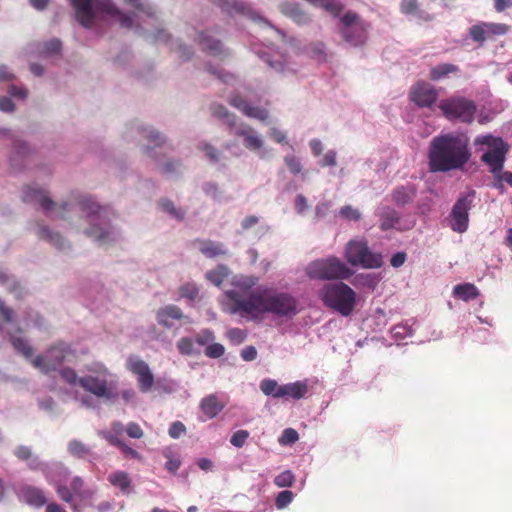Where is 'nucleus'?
I'll use <instances>...</instances> for the list:
<instances>
[{
  "label": "nucleus",
  "mask_w": 512,
  "mask_h": 512,
  "mask_svg": "<svg viewBox=\"0 0 512 512\" xmlns=\"http://www.w3.org/2000/svg\"><path fill=\"white\" fill-rule=\"evenodd\" d=\"M22 199L27 203L39 202L47 214L55 210L56 217L65 220H71L68 214L72 210H78L81 217H84L86 222L90 224V227L84 230L87 237L93 238L99 244H104L111 239L110 227L108 222L105 221L106 211L89 196H81L72 203L57 206L44 190L27 186L23 190Z\"/></svg>",
  "instance_id": "1"
},
{
  "label": "nucleus",
  "mask_w": 512,
  "mask_h": 512,
  "mask_svg": "<svg viewBox=\"0 0 512 512\" xmlns=\"http://www.w3.org/2000/svg\"><path fill=\"white\" fill-rule=\"evenodd\" d=\"M226 296L231 301V312L248 320H261L265 314L291 317L297 313L298 302L290 293L269 287H258L247 298L235 290L227 291Z\"/></svg>",
  "instance_id": "2"
},
{
  "label": "nucleus",
  "mask_w": 512,
  "mask_h": 512,
  "mask_svg": "<svg viewBox=\"0 0 512 512\" xmlns=\"http://www.w3.org/2000/svg\"><path fill=\"white\" fill-rule=\"evenodd\" d=\"M471 153L468 138L453 132L435 136L429 145L428 167L431 172H449L462 169Z\"/></svg>",
  "instance_id": "3"
},
{
  "label": "nucleus",
  "mask_w": 512,
  "mask_h": 512,
  "mask_svg": "<svg viewBox=\"0 0 512 512\" xmlns=\"http://www.w3.org/2000/svg\"><path fill=\"white\" fill-rule=\"evenodd\" d=\"M75 11V18L85 28H91L96 13L116 17L120 26L132 29L134 26L132 16L123 13L112 0H70Z\"/></svg>",
  "instance_id": "4"
},
{
  "label": "nucleus",
  "mask_w": 512,
  "mask_h": 512,
  "mask_svg": "<svg viewBox=\"0 0 512 512\" xmlns=\"http://www.w3.org/2000/svg\"><path fill=\"white\" fill-rule=\"evenodd\" d=\"M323 304L347 317L352 314L356 306V293L347 284L339 281L326 284L319 291Z\"/></svg>",
  "instance_id": "5"
},
{
  "label": "nucleus",
  "mask_w": 512,
  "mask_h": 512,
  "mask_svg": "<svg viewBox=\"0 0 512 512\" xmlns=\"http://www.w3.org/2000/svg\"><path fill=\"white\" fill-rule=\"evenodd\" d=\"M343 256L351 266L364 269H377L383 265L382 255L372 251L365 238L349 240L344 247Z\"/></svg>",
  "instance_id": "6"
},
{
  "label": "nucleus",
  "mask_w": 512,
  "mask_h": 512,
  "mask_svg": "<svg viewBox=\"0 0 512 512\" xmlns=\"http://www.w3.org/2000/svg\"><path fill=\"white\" fill-rule=\"evenodd\" d=\"M307 275L316 280H347L353 271L338 257L330 256L311 262L306 269Z\"/></svg>",
  "instance_id": "7"
},
{
  "label": "nucleus",
  "mask_w": 512,
  "mask_h": 512,
  "mask_svg": "<svg viewBox=\"0 0 512 512\" xmlns=\"http://www.w3.org/2000/svg\"><path fill=\"white\" fill-rule=\"evenodd\" d=\"M340 34L345 42L358 47L368 39L369 24L360 20L357 13L348 11L340 18Z\"/></svg>",
  "instance_id": "8"
},
{
  "label": "nucleus",
  "mask_w": 512,
  "mask_h": 512,
  "mask_svg": "<svg viewBox=\"0 0 512 512\" xmlns=\"http://www.w3.org/2000/svg\"><path fill=\"white\" fill-rule=\"evenodd\" d=\"M95 373L86 375L79 379V385L87 392L106 399H112L117 396V393L113 390L116 385L112 381H108L110 373L104 366H100L99 369L93 370Z\"/></svg>",
  "instance_id": "9"
},
{
  "label": "nucleus",
  "mask_w": 512,
  "mask_h": 512,
  "mask_svg": "<svg viewBox=\"0 0 512 512\" xmlns=\"http://www.w3.org/2000/svg\"><path fill=\"white\" fill-rule=\"evenodd\" d=\"M439 109L450 121L459 120L463 123H471L474 120L476 105L465 97L452 96L441 100Z\"/></svg>",
  "instance_id": "10"
},
{
  "label": "nucleus",
  "mask_w": 512,
  "mask_h": 512,
  "mask_svg": "<svg viewBox=\"0 0 512 512\" xmlns=\"http://www.w3.org/2000/svg\"><path fill=\"white\" fill-rule=\"evenodd\" d=\"M72 353L73 351L69 344L59 341L49 346L45 355H37L31 362L42 373L49 374L52 371H56Z\"/></svg>",
  "instance_id": "11"
},
{
  "label": "nucleus",
  "mask_w": 512,
  "mask_h": 512,
  "mask_svg": "<svg viewBox=\"0 0 512 512\" xmlns=\"http://www.w3.org/2000/svg\"><path fill=\"white\" fill-rule=\"evenodd\" d=\"M475 195L476 193L474 190H469L466 193L460 194L454 203L450 213V227L453 231L457 233H464L468 229L469 211L473 206Z\"/></svg>",
  "instance_id": "12"
},
{
  "label": "nucleus",
  "mask_w": 512,
  "mask_h": 512,
  "mask_svg": "<svg viewBox=\"0 0 512 512\" xmlns=\"http://www.w3.org/2000/svg\"><path fill=\"white\" fill-rule=\"evenodd\" d=\"M408 97L418 108L431 109L438 100L439 93L432 84L420 80L411 86Z\"/></svg>",
  "instance_id": "13"
},
{
  "label": "nucleus",
  "mask_w": 512,
  "mask_h": 512,
  "mask_svg": "<svg viewBox=\"0 0 512 512\" xmlns=\"http://www.w3.org/2000/svg\"><path fill=\"white\" fill-rule=\"evenodd\" d=\"M127 369L137 376L138 387L142 393H147L152 389L154 376L145 361L137 356H130L127 360Z\"/></svg>",
  "instance_id": "14"
},
{
  "label": "nucleus",
  "mask_w": 512,
  "mask_h": 512,
  "mask_svg": "<svg viewBox=\"0 0 512 512\" xmlns=\"http://www.w3.org/2000/svg\"><path fill=\"white\" fill-rule=\"evenodd\" d=\"M379 219V228L382 231L395 229L397 231H406L413 227V223H403L401 215L390 206H382L377 213Z\"/></svg>",
  "instance_id": "15"
},
{
  "label": "nucleus",
  "mask_w": 512,
  "mask_h": 512,
  "mask_svg": "<svg viewBox=\"0 0 512 512\" xmlns=\"http://www.w3.org/2000/svg\"><path fill=\"white\" fill-rule=\"evenodd\" d=\"M192 246L196 247L199 252L206 258H217L228 255V249L221 242L213 241L210 239H195L192 241Z\"/></svg>",
  "instance_id": "16"
},
{
  "label": "nucleus",
  "mask_w": 512,
  "mask_h": 512,
  "mask_svg": "<svg viewBox=\"0 0 512 512\" xmlns=\"http://www.w3.org/2000/svg\"><path fill=\"white\" fill-rule=\"evenodd\" d=\"M507 152V145L489 149L481 156V161L489 167L491 174L499 173L504 167Z\"/></svg>",
  "instance_id": "17"
},
{
  "label": "nucleus",
  "mask_w": 512,
  "mask_h": 512,
  "mask_svg": "<svg viewBox=\"0 0 512 512\" xmlns=\"http://www.w3.org/2000/svg\"><path fill=\"white\" fill-rule=\"evenodd\" d=\"M84 482L80 477H74L70 488L66 485H57L56 492L60 499L66 503H72L73 497L83 499L85 497Z\"/></svg>",
  "instance_id": "18"
},
{
  "label": "nucleus",
  "mask_w": 512,
  "mask_h": 512,
  "mask_svg": "<svg viewBox=\"0 0 512 512\" xmlns=\"http://www.w3.org/2000/svg\"><path fill=\"white\" fill-rule=\"evenodd\" d=\"M184 318L183 311L176 305H166L156 312L157 323L167 329L173 326L172 320H181Z\"/></svg>",
  "instance_id": "19"
},
{
  "label": "nucleus",
  "mask_w": 512,
  "mask_h": 512,
  "mask_svg": "<svg viewBox=\"0 0 512 512\" xmlns=\"http://www.w3.org/2000/svg\"><path fill=\"white\" fill-rule=\"evenodd\" d=\"M199 407L205 419H213L224 409L225 403L217 395L210 394L201 400Z\"/></svg>",
  "instance_id": "20"
},
{
  "label": "nucleus",
  "mask_w": 512,
  "mask_h": 512,
  "mask_svg": "<svg viewBox=\"0 0 512 512\" xmlns=\"http://www.w3.org/2000/svg\"><path fill=\"white\" fill-rule=\"evenodd\" d=\"M416 188L413 184H407L396 187L392 193V201L399 207H403L413 202L416 197Z\"/></svg>",
  "instance_id": "21"
},
{
  "label": "nucleus",
  "mask_w": 512,
  "mask_h": 512,
  "mask_svg": "<svg viewBox=\"0 0 512 512\" xmlns=\"http://www.w3.org/2000/svg\"><path fill=\"white\" fill-rule=\"evenodd\" d=\"M235 135L244 139V146L249 150H259L263 147L262 138L248 125L237 129Z\"/></svg>",
  "instance_id": "22"
},
{
  "label": "nucleus",
  "mask_w": 512,
  "mask_h": 512,
  "mask_svg": "<svg viewBox=\"0 0 512 512\" xmlns=\"http://www.w3.org/2000/svg\"><path fill=\"white\" fill-rule=\"evenodd\" d=\"M308 392V385L305 381H296L293 383H288L285 385H281L278 390V397H290L293 399H301Z\"/></svg>",
  "instance_id": "23"
},
{
  "label": "nucleus",
  "mask_w": 512,
  "mask_h": 512,
  "mask_svg": "<svg viewBox=\"0 0 512 512\" xmlns=\"http://www.w3.org/2000/svg\"><path fill=\"white\" fill-rule=\"evenodd\" d=\"M20 492L23 499L30 505L41 507L47 502L44 492L37 487L26 485Z\"/></svg>",
  "instance_id": "24"
},
{
  "label": "nucleus",
  "mask_w": 512,
  "mask_h": 512,
  "mask_svg": "<svg viewBox=\"0 0 512 512\" xmlns=\"http://www.w3.org/2000/svg\"><path fill=\"white\" fill-rule=\"evenodd\" d=\"M281 11L298 25H305L310 22L309 15L301 10L297 4L284 3L281 5Z\"/></svg>",
  "instance_id": "25"
},
{
  "label": "nucleus",
  "mask_w": 512,
  "mask_h": 512,
  "mask_svg": "<svg viewBox=\"0 0 512 512\" xmlns=\"http://www.w3.org/2000/svg\"><path fill=\"white\" fill-rule=\"evenodd\" d=\"M37 235L40 239L49 242L58 250H63L67 246L66 241L63 239V237L57 232L50 231V229L47 226H39L37 230Z\"/></svg>",
  "instance_id": "26"
},
{
  "label": "nucleus",
  "mask_w": 512,
  "mask_h": 512,
  "mask_svg": "<svg viewBox=\"0 0 512 512\" xmlns=\"http://www.w3.org/2000/svg\"><path fill=\"white\" fill-rule=\"evenodd\" d=\"M400 11L405 15H417L419 19L424 21L431 20L428 13L419 9L418 0H401Z\"/></svg>",
  "instance_id": "27"
},
{
  "label": "nucleus",
  "mask_w": 512,
  "mask_h": 512,
  "mask_svg": "<svg viewBox=\"0 0 512 512\" xmlns=\"http://www.w3.org/2000/svg\"><path fill=\"white\" fill-rule=\"evenodd\" d=\"M453 295L463 301H469L476 299L479 296V291L474 284L464 283L453 288Z\"/></svg>",
  "instance_id": "28"
},
{
  "label": "nucleus",
  "mask_w": 512,
  "mask_h": 512,
  "mask_svg": "<svg viewBox=\"0 0 512 512\" xmlns=\"http://www.w3.org/2000/svg\"><path fill=\"white\" fill-rule=\"evenodd\" d=\"M198 40L202 49L210 55L217 56L223 51L221 42L219 40H213L206 32H201Z\"/></svg>",
  "instance_id": "29"
},
{
  "label": "nucleus",
  "mask_w": 512,
  "mask_h": 512,
  "mask_svg": "<svg viewBox=\"0 0 512 512\" xmlns=\"http://www.w3.org/2000/svg\"><path fill=\"white\" fill-rule=\"evenodd\" d=\"M457 72H459V67L457 65L451 63H442L430 69L429 78L432 81H439L447 77L449 74H454Z\"/></svg>",
  "instance_id": "30"
},
{
  "label": "nucleus",
  "mask_w": 512,
  "mask_h": 512,
  "mask_svg": "<svg viewBox=\"0 0 512 512\" xmlns=\"http://www.w3.org/2000/svg\"><path fill=\"white\" fill-rule=\"evenodd\" d=\"M211 114L215 118L221 119L230 128L236 125V116L228 111V109L222 104H212Z\"/></svg>",
  "instance_id": "31"
},
{
  "label": "nucleus",
  "mask_w": 512,
  "mask_h": 512,
  "mask_svg": "<svg viewBox=\"0 0 512 512\" xmlns=\"http://www.w3.org/2000/svg\"><path fill=\"white\" fill-rule=\"evenodd\" d=\"M102 435L111 445L118 447L125 456L133 459L140 458L139 453L135 449L126 445L120 438L111 433H103Z\"/></svg>",
  "instance_id": "32"
},
{
  "label": "nucleus",
  "mask_w": 512,
  "mask_h": 512,
  "mask_svg": "<svg viewBox=\"0 0 512 512\" xmlns=\"http://www.w3.org/2000/svg\"><path fill=\"white\" fill-rule=\"evenodd\" d=\"M111 485L118 487L122 492H129L131 480L128 473L124 471H116L108 476Z\"/></svg>",
  "instance_id": "33"
},
{
  "label": "nucleus",
  "mask_w": 512,
  "mask_h": 512,
  "mask_svg": "<svg viewBox=\"0 0 512 512\" xmlns=\"http://www.w3.org/2000/svg\"><path fill=\"white\" fill-rule=\"evenodd\" d=\"M228 276V268L225 265H217L214 269L206 272L205 277L215 286H220Z\"/></svg>",
  "instance_id": "34"
},
{
  "label": "nucleus",
  "mask_w": 512,
  "mask_h": 512,
  "mask_svg": "<svg viewBox=\"0 0 512 512\" xmlns=\"http://www.w3.org/2000/svg\"><path fill=\"white\" fill-rule=\"evenodd\" d=\"M10 341L14 349L21 353L25 358H30L32 356L33 349L24 338L11 335Z\"/></svg>",
  "instance_id": "35"
},
{
  "label": "nucleus",
  "mask_w": 512,
  "mask_h": 512,
  "mask_svg": "<svg viewBox=\"0 0 512 512\" xmlns=\"http://www.w3.org/2000/svg\"><path fill=\"white\" fill-rule=\"evenodd\" d=\"M494 177L493 187L498 189L501 193L504 191V184L506 183L512 187V173L510 171L500 170L499 173L492 174Z\"/></svg>",
  "instance_id": "36"
},
{
  "label": "nucleus",
  "mask_w": 512,
  "mask_h": 512,
  "mask_svg": "<svg viewBox=\"0 0 512 512\" xmlns=\"http://www.w3.org/2000/svg\"><path fill=\"white\" fill-rule=\"evenodd\" d=\"M469 35L473 41L478 42L480 44L484 43L488 35L486 22H481L470 27Z\"/></svg>",
  "instance_id": "37"
},
{
  "label": "nucleus",
  "mask_w": 512,
  "mask_h": 512,
  "mask_svg": "<svg viewBox=\"0 0 512 512\" xmlns=\"http://www.w3.org/2000/svg\"><path fill=\"white\" fill-rule=\"evenodd\" d=\"M475 145H486L489 149H495V147L506 146L502 138L494 137L492 135H482L475 138Z\"/></svg>",
  "instance_id": "38"
},
{
  "label": "nucleus",
  "mask_w": 512,
  "mask_h": 512,
  "mask_svg": "<svg viewBox=\"0 0 512 512\" xmlns=\"http://www.w3.org/2000/svg\"><path fill=\"white\" fill-rule=\"evenodd\" d=\"M68 451L77 458H84L90 453L89 448L79 440H71L68 443Z\"/></svg>",
  "instance_id": "39"
},
{
  "label": "nucleus",
  "mask_w": 512,
  "mask_h": 512,
  "mask_svg": "<svg viewBox=\"0 0 512 512\" xmlns=\"http://www.w3.org/2000/svg\"><path fill=\"white\" fill-rule=\"evenodd\" d=\"M163 456L167 459L165 463L166 470H168L170 473L175 474L181 466L180 458L176 457L173 454V452L169 449L163 451Z\"/></svg>",
  "instance_id": "40"
},
{
  "label": "nucleus",
  "mask_w": 512,
  "mask_h": 512,
  "mask_svg": "<svg viewBox=\"0 0 512 512\" xmlns=\"http://www.w3.org/2000/svg\"><path fill=\"white\" fill-rule=\"evenodd\" d=\"M294 481V474L290 470H285L275 477L274 484L280 488L291 487Z\"/></svg>",
  "instance_id": "41"
},
{
  "label": "nucleus",
  "mask_w": 512,
  "mask_h": 512,
  "mask_svg": "<svg viewBox=\"0 0 512 512\" xmlns=\"http://www.w3.org/2000/svg\"><path fill=\"white\" fill-rule=\"evenodd\" d=\"M159 205L161 208L165 211L171 214L173 217H175L178 220H182L185 215V211L181 209H176L173 202L169 199H162L159 202Z\"/></svg>",
  "instance_id": "42"
},
{
  "label": "nucleus",
  "mask_w": 512,
  "mask_h": 512,
  "mask_svg": "<svg viewBox=\"0 0 512 512\" xmlns=\"http://www.w3.org/2000/svg\"><path fill=\"white\" fill-rule=\"evenodd\" d=\"M260 389L265 395H272L275 398H279L277 396L278 390L280 386L277 381L273 379H264L260 383Z\"/></svg>",
  "instance_id": "43"
},
{
  "label": "nucleus",
  "mask_w": 512,
  "mask_h": 512,
  "mask_svg": "<svg viewBox=\"0 0 512 512\" xmlns=\"http://www.w3.org/2000/svg\"><path fill=\"white\" fill-rule=\"evenodd\" d=\"M243 114L246 115L247 117L258 119L260 121L267 120V118L269 116V113L266 109L252 106L250 104L248 105V107L246 108V110Z\"/></svg>",
  "instance_id": "44"
},
{
  "label": "nucleus",
  "mask_w": 512,
  "mask_h": 512,
  "mask_svg": "<svg viewBox=\"0 0 512 512\" xmlns=\"http://www.w3.org/2000/svg\"><path fill=\"white\" fill-rule=\"evenodd\" d=\"M198 147H199V149H201L205 152V155L211 162L216 163L219 161L221 152L217 148H215L213 145L204 142V143H200Z\"/></svg>",
  "instance_id": "45"
},
{
  "label": "nucleus",
  "mask_w": 512,
  "mask_h": 512,
  "mask_svg": "<svg viewBox=\"0 0 512 512\" xmlns=\"http://www.w3.org/2000/svg\"><path fill=\"white\" fill-rule=\"evenodd\" d=\"M198 288L194 283H186L179 287V295L181 298L194 300L198 295Z\"/></svg>",
  "instance_id": "46"
},
{
  "label": "nucleus",
  "mask_w": 512,
  "mask_h": 512,
  "mask_svg": "<svg viewBox=\"0 0 512 512\" xmlns=\"http://www.w3.org/2000/svg\"><path fill=\"white\" fill-rule=\"evenodd\" d=\"M176 346L181 355L190 356L193 354V341L189 337L180 338Z\"/></svg>",
  "instance_id": "47"
},
{
  "label": "nucleus",
  "mask_w": 512,
  "mask_h": 512,
  "mask_svg": "<svg viewBox=\"0 0 512 512\" xmlns=\"http://www.w3.org/2000/svg\"><path fill=\"white\" fill-rule=\"evenodd\" d=\"M141 134L143 135L144 138H146L149 142H152L154 143V146L153 147H158V146H161L162 143H164V138L163 136L160 135L159 132L153 130V129H147V128H144L142 131H141Z\"/></svg>",
  "instance_id": "48"
},
{
  "label": "nucleus",
  "mask_w": 512,
  "mask_h": 512,
  "mask_svg": "<svg viewBox=\"0 0 512 512\" xmlns=\"http://www.w3.org/2000/svg\"><path fill=\"white\" fill-rule=\"evenodd\" d=\"M339 214L346 220L358 221L361 218L360 211L356 208H353L351 205H345L341 207Z\"/></svg>",
  "instance_id": "49"
},
{
  "label": "nucleus",
  "mask_w": 512,
  "mask_h": 512,
  "mask_svg": "<svg viewBox=\"0 0 512 512\" xmlns=\"http://www.w3.org/2000/svg\"><path fill=\"white\" fill-rule=\"evenodd\" d=\"M225 348L220 343H210L205 349V355L209 358H220L224 355Z\"/></svg>",
  "instance_id": "50"
},
{
  "label": "nucleus",
  "mask_w": 512,
  "mask_h": 512,
  "mask_svg": "<svg viewBox=\"0 0 512 512\" xmlns=\"http://www.w3.org/2000/svg\"><path fill=\"white\" fill-rule=\"evenodd\" d=\"M215 336L214 333L209 329H203L195 336V341L200 346H208L213 342Z\"/></svg>",
  "instance_id": "51"
},
{
  "label": "nucleus",
  "mask_w": 512,
  "mask_h": 512,
  "mask_svg": "<svg viewBox=\"0 0 512 512\" xmlns=\"http://www.w3.org/2000/svg\"><path fill=\"white\" fill-rule=\"evenodd\" d=\"M284 162L292 174L297 175L302 171V164L296 156L288 155L284 158Z\"/></svg>",
  "instance_id": "52"
},
{
  "label": "nucleus",
  "mask_w": 512,
  "mask_h": 512,
  "mask_svg": "<svg viewBox=\"0 0 512 512\" xmlns=\"http://www.w3.org/2000/svg\"><path fill=\"white\" fill-rule=\"evenodd\" d=\"M293 500V493L289 490L281 491L275 500V505L278 509H283L289 505Z\"/></svg>",
  "instance_id": "53"
},
{
  "label": "nucleus",
  "mask_w": 512,
  "mask_h": 512,
  "mask_svg": "<svg viewBox=\"0 0 512 512\" xmlns=\"http://www.w3.org/2000/svg\"><path fill=\"white\" fill-rule=\"evenodd\" d=\"M61 378L70 385L79 384V379L76 371L73 368L65 367L60 370Z\"/></svg>",
  "instance_id": "54"
},
{
  "label": "nucleus",
  "mask_w": 512,
  "mask_h": 512,
  "mask_svg": "<svg viewBox=\"0 0 512 512\" xmlns=\"http://www.w3.org/2000/svg\"><path fill=\"white\" fill-rule=\"evenodd\" d=\"M0 285H6L9 292H16L20 289V284L3 270H0Z\"/></svg>",
  "instance_id": "55"
},
{
  "label": "nucleus",
  "mask_w": 512,
  "mask_h": 512,
  "mask_svg": "<svg viewBox=\"0 0 512 512\" xmlns=\"http://www.w3.org/2000/svg\"><path fill=\"white\" fill-rule=\"evenodd\" d=\"M488 35H505L509 31V26L504 23L486 22Z\"/></svg>",
  "instance_id": "56"
},
{
  "label": "nucleus",
  "mask_w": 512,
  "mask_h": 512,
  "mask_svg": "<svg viewBox=\"0 0 512 512\" xmlns=\"http://www.w3.org/2000/svg\"><path fill=\"white\" fill-rule=\"evenodd\" d=\"M298 438H299V435H298V432L295 429H293V428H286L283 431L279 441H280L281 444L287 445V444L295 443L298 440Z\"/></svg>",
  "instance_id": "57"
},
{
  "label": "nucleus",
  "mask_w": 512,
  "mask_h": 512,
  "mask_svg": "<svg viewBox=\"0 0 512 512\" xmlns=\"http://www.w3.org/2000/svg\"><path fill=\"white\" fill-rule=\"evenodd\" d=\"M249 437V432L247 430H238L236 431L230 439V443L235 447H242L246 440Z\"/></svg>",
  "instance_id": "58"
},
{
  "label": "nucleus",
  "mask_w": 512,
  "mask_h": 512,
  "mask_svg": "<svg viewBox=\"0 0 512 512\" xmlns=\"http://www.w3.org/2000/svg\"><path fill=\"white\" fill-rule=\"evenodd\" d=\"M246 333L240 328H232L228 330L227 337L234 344H241L246 339Z\"/></svg>",
  "instance_id": "59"
},
{
  "label": "nucleus",
  "mask_w": 512,
  "mask_h": 512,
  "mask_svg": "<svg viewBox=\"0 0 512 512\" xmlns=\"http://www.w3.org/2000/svg\"><path fill=\"white\" fill-rule=\"evenodd\" d=\"M186 432L185 425L180 421L173 422L168 430V434L171 438L177 439Z\"/></svg>",
  "instance_id": "60"
},
{
  "label": "nucleus",
  "mask_w": 512,
  "mask_h": 512,
  "mask_svg": "<svg viewBox=\"0 0 512 512\" xmlns=\"http://www.w3.org/2000/svg\"><path fill=\"white\" fill-rule=\"evenodd\" d=\"M126 433L130 438L134 439H140L144 435V432L140 425L135 422H129L127 424Z\"/></svg>",
  "instance_id": "61"
},
{
  "label": "nucleus",
  "mask_w": 512,
  "mask_h": 512,
  "mask_svg": "<svg viewBox=\"0 0 512 512\" xmlns=\"http://www.w3.org/2000/svg\"><path fill=\"white\" fill-rule=\"evenodd\" d=\"M257 281L258 279L254 276H245L239 278L235 285L242 290H249L256 285Z\"/></svg>",
  "instance_id": "62"
},
{
  "label": "nucleus",
  "mask_w": 512,
  "mask_h": 512,
  "mask_svg": "<svg viewBox=\"0 0 512 512\" xmlns=\"http://www.w3.org/2000/svg\"><path fill=\"white\" fill-rule=\"evenodd\" d=\"M229 104L233 106L234 108L240 110L242 113L245 112L246 108L248 107L249 103L241 96V95H233L230 100Z\"/></svg>",
  "instance_id": "63"
},
{
  "label": "nucleus",
  "mask_w": 512,
  "mask_h": 512,
  "mask_svg": "<svg viewBox=\"0 0 512 512\" xmlns=\"http://www.w3.org/2000/svg\"><path fill=\"white\" fill-rule=\"evenodd\" d=\"M125 4L132 6L138 11H141L145 13L147 16L152 17L154 15V12L152 11L151 7H146L144 4H142L139 0H123Z\"/></svg>",
  "instance_id": "64"
}]
</instances>
